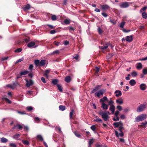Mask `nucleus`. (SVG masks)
Segmentation results:
<instances>
[{"label": "nucleus", "mask_w": 147, "mask_h": 147, "mask_svg": "<svg viewBox=\"0 0 147 147\" xmlns=\"http://www.w3.org/2000/svg\"><path fill=\"white\" fill-rule=\"evenodd\" d=\"M98 113L100 115L102 116V118L105 121H106L108 119L109 117L107 114V113H104V111L100 110L98 112Z\"/></svg>", "instance_id": "f257e3e1"}, {"label": "nucleus", "mask_w": 147, "mask_h": 147, "mask_svg": "<svg viewBox=\"0 0 147 147\" xmlns=\"http://www.w3.org/2000/svg\"><path fill=\"white\" fill-rule=\"evenodd\" d=\"M146 115L144 114L140 115L135 118L136 121V122L142 121L146 119Z\"/></svg>", "instance_id": "f03ea898"}, {"label": "nucleus", "mask_w": 147, "mask_h": 147, "mask_svg": "<svg viewBox=\"0 0 147 147\" xmlns=\"http://www.w3.org/2000/svg\"><path fill=\"white\" fill-rule=\"evenodd\" d=\"M146 103H144L143 104H141L137 108L136 111L138 112H142L145 110L146 108Z\"/></svg>", "instance_id": "7ed1b4c3"}, {"label": "nucleus", "mask_w": 147, "mask_h": 147, "mask_svg": "<svg viewBox=\"0 0 147 147\" xmlns=\"http://www.w3.org/2000/svg\"><path fill=\"white\" fill-rule=\"evenodd\" d=\"M119 6L121 8H124L129 7V3L128 2H124L119 3Z\"/></svg>", "instance_id": "20e7f679"}, {"label": "nucleus", "mask_w": 147, "mask_h": 147, "mask_svg": "<svg viewBox=\"0 0 147 147\" xmlns=\"http://www.w3.org/2000/svg\"><path fill=\"white\" fill-rule=\"evenodd\" d=\"M105 91V90L102 89L100 90L98 92L95 93V95L96 96L100 98V95L103 96L104 93Z\"/></svg>", "instance_id": "39448f33"}, {"label": "nucleus", "mask_w": 147, "mask_h": 147, "mask_svg": "<svg viewBox=\"0 0 147 147\" xmlns=\"http://www.w3.org/2000/svg\"><path fill=\"white\" fill-rule=\"evenodd\" d=\"M100 6L101 9L103 11L108 10L110 8L109 6L107 5H100Z\"/></svg>", "instance_id": "423d86ee"}, {"label": "nucleus", "mask_w": 147, "mask_h": 147, "mask_svg": "<svg viewBox=\"0 0 147 147\" xmlns=\"http://www.w3.org/2000/svg\"><path fill=\"white\" fill-rule=\"evenodd\" d=\"M26 82L27 83L26 84V86L27 87H29L30 86L32 85L33 84V81L31 80L28 81L27 80H26Z\"/></svg>", "instance_id": "0eeeda50"}, {"label": "nucleus", "mask_w": 147, "mask_h": 147, "mask_svg": "<svg viewBox=\"0 0 147 147\" xmlns=\"http://www.w3.org/2000/svg\"><path fill=\"white\" fill-rule=\"evenodd\" d=\"M133 36L132 35H131L130 36H127L125 39L126 41L128 42H131L133 40Z\"/></svg>", "instance_id": "6e6552de"}, {"label": "nucleus", "mask_w": 147, "mask_h": 147, "mask_svg": "<svg viewBox=\"0 0 147 147\" xmlns=\"http://www.w3.org/2000/svg\"><path fill=\"white\" fill-rule=\"evenodd\" d=\"M113 125L115 128H117L121 125L123 126V124L121 122H115L113 124Z\"/></svg>", "instance_id": "1a4fd4ad"}, {"label": "nucleus", "mask_w": 147, "mask_h": 147, "mask_svg": "<svg viewBox=\"0 0 147 147\" xmlns=\"http://www.w3.org/2000/svg\"><path fill=\"white\" fill-rule=\"evenodd\" d=\"M146 88V85L144 84H142L140 85V89L142 90H145Z\"/></svg>", "instance_id": "9d476101"}, {"label": "nucleus", "mask_w": 147, "mask_h": 147, "mask_svg": "<svg viewBox=\"0 0 147 147\" xmlns=\"http://www.w3.org/2000/svg\"><path fill=\"white\" fill-rule=\"evenodd\" d=\"M115 93L116 94L115 96L117 97L121 96L122 95L121 92L119 90H116L115 92Z\"/></svg>", "instance_id": "9b49d317"}, {"label": "nucleus", "mask_w": 147, "mask_h": 147, "mask_svg": "<svg viewBox=\"0 0 147 147\" xmlns=\"http://www.w3.org/2000/svg\"><path fill=\"white\" fill-rule=\"evenodd\" d=\"M101 108L103 109L107 110L108 108V105L104 103H102Z\"/></svg>", "instance_id": "f8f14e48"}, {"label": "nucleus", "mask_w": 147, "mask_h": 147, "mask_svg": "<svg viewBox=\"0 0 147 147\" xmlns=\"http://www.w3.org/2000/svg\"><path fill=\"white\" fill-rule=\"evenodd\" d=\"M121 133H120L119 134L118 132L117 131H115V134L116 135V136L117 137H119V136L120 137H123L124 136V133L123 132H120Z\"/></svg>", "instance_id": "ddd939ff"}, {"label": "nucleus", "mask_w": 147, "mask_h": 147, "mask_svg": "<svg viewBox=\"0 0 147 147\" xmlns=\"http://www.w3.org/2000/svg\"><path fill=\"white\" fill-rule=\"evenodd\" d=\"M105 101L108 102L109 100L106 96H104L100 100V102L104 103Z\"/></svg>", "instance_id": "4468645a"}, {"label": "nucleus", "mask_w": 147, "mask_h": 147, "mask_svg": "<svg viewBox=\"0 0 147 147\" xmlns=\"http://www.w3.org/2000/svg\"><path fill=\"white\" fill-rule=\"evenodd\" d=\"M35 44V43L34 42L32 41L29 43L27 45V47L29 48H31L32 47H33Z\"/></svg>", "instance_id": "2eb2a0df"}, {"label": "nucleus", "mask_w": 147, "mask_h": 147, "mask_svg": "<svg viewBox=\"0 0 147 147\" xmlns=\"http://www.w3.org/2000/svg\"><path fill=\"white\" fill-rule=\"evenodd\" d=\"M65 80L66 82L67 83H69L71 80V77L70 76H66L65 78Z\"/></svg>", "instance_id": "dca6fc26"}, {"label": "nucleus", "mask_w": 147, "mask_h": 147, "mask_svg": "<svg viewBox=\"0 0 147 147\" xmlns=\"http://www.w3.org/2000/svg\"><path fill=\"white\" fill-rule=\"evenodd\" d=\"M116 102L119 105H122L123 103V100L121 98H120L116 100Z\"/></svg>", "instance_id": "f3484780"}, {"label": "nucleus", "mask_w": 147, "mask_h": 147, "mask_svg": "<svg viewBox=\"0 0 147 147\" xmlns=\"http://www.w3.org/2000/svg\"><path fill=\"white\" fill-rule=\"evenodd\" d=\"M129 84L131 86H134L136 84V82L135 80L132 79L129 81Z\"/></svg>", "instance_id": "a211bd4d"}, {"label": "nucleus", "mask_w": 147, "mask_h": 147, "mask_svg": "<svg viewBox=\"0 0 147 147\" xmlns=\"http://www.w3.org/2000/svg\"><path fill=\"white\" fill-rule=\"evenodd\" d=\"M16 127H17L18 129L20 130L22 129L23 128V127L19 124H17L14 125V127H13V129H15Z\"/></svg>", "instance_id": "6ab92c4d"}, {"label": "nucleus", "mask_w": 147, "mask_h": 147, "mask_svg": "<svg viewBox=\"0 0 147 147\" xmlns=\"http://www.w3.org/2000/svg\"><path fill=\"white\" fill-rule=\"evenodd\" d=\"M29 73V71H24L20 73V76H22L23 75H25Z\"/></svg>", "instance_id": "aec40b11"}, {"label": "nucleus", "mask_w": 147, "mask_h": 147, "mask_svg": "<svg viewBox=\"0 0 147 147\" xmlns=\"http://www.w3.org/2000/svg\"><path fill=\"white\" fill-rule=\"evenodd\" d=\"M2 100L5 101L7 102L9 104H11V102L7 98L4 97L2 98Z\"/></svg>", "instance_id": "412c9836"}, {"label": "nucleus", "mask_w": 147, "mask_h": 147, "mask_svg": "<svg viewBox=\"0 0 147 147\" xmlns=\"http://www.w3.org/2000/svg\"><path fill=\"white\" fill-rule=\"evenodd\" d=\"M137 65V66H136V68L137 69H141L142 67V64L141 63H138L136 65Z\"/></svg>", "instance_id": "4be33fe9"}, {"label": "nucleus", "mask_w": 147, "mask_h": 147, "mask_svg": "<svg viewBox=\"0 0 147 147\" xmlns=\"http://www.w3.org/2000/svg\"><path fill=\"white\" fill-rule=\"evenodd\" d=\"M8 140L4 138H1V141L2 143H5L7 142Z\"/></svg>", "instance_id": "5701e85b"}, {"label": "nucleus", "mask_w": 147, "mask_h": 147, "mask_svg": "<svg viewBox=\"0 0 147 147\" xmlns=\"http://www.w3.org/2000/svg\"><path fill=\"white\" fill-rule=\"evenodd\" d=\"M65 106L64 105H60L59 106V109L62 111H63L65 109Z\"/></svg>", "instance_id": "b1692460"}, {"label": "nucleus", "mask_w": 147, "mask_h": 147, "mask_svg": "<svg viewBox=\"0 0 147 147\" xmlns=\"http://www.w3.org/2000/svg\"><path fill=\"white\" fill-rule=\"evenodd\" d=\"M45 64L46 63L45 62V61L42 59V60L40 62V66H43L45 65Z\"/></svg>", "instance_id": "393cba45"}, {"label": "nucleus", "mask_w": 147, "mask_h": 147, "mask_svg": "<svg viewBox=\"0 0 147 147\" xmlns=\"http://www.w3.org/2000/svg\"><path fill=\"white\" fill-rule=\"evenodd\" d=\"M34 63L36 67H38L40 66V62L39 60H35L34 61Z\"/></svg>", "instance_id": "a878e982"}, {"label": "nucleus", "mask_w": 147, "mask_h": 147, "mask_svg": "<svg viewBox=\"0 0 147 147\" xmlns=\"http://www.w3.org/2000/svg\"><path fill=\"white\" fill-rule=\"evenodd\" d=\"M95 118H96L94 119V121L99 122H101L102 121V120L100 119H99L98 117L96 116L95 117Z\"/></svg>", "instance_id": "bb28decb"}, {"label": "nucleus", "mask_w": 147, "mask_h": 147, "mask_svg": "<svg viewBox=\"0 0 147 147\" xmlns=\"http://www.w3.org/2000/svg\"><path fill=\"white\" fill-rule=\"evenodd\" d=\"M74 112V110L73 109H72L71 110V111L70 113L69 114V116H70V119H72L73 118V113Z\"/></svg>", "instance_id": "cd10ccee"}, {"label": "nucleus", "mask_w": 147, "mask_h": 147, "mask_svg": "<svg viewBox=\"0 0 147 147\" xmlns=\"http://www.w3.org/2000/svg\"><path fill=\"white\" fill-rule=\"evenodd\" d=\"M50 71V70L49 69L45 71L44 73V75L47 78L48 77V74L49 73Z\"/></svg>", "instance_id": "c85d7f7f"}, {"label": "nucleus", "mask_w": 147, "mask_h": 147, "mask_svg": "<svg viewBox=\"0 0 147 147\" xmlns=\"http://www.w3.org/2000/svg\"><path fill=\"white\" fill-rule=\"evenodd\" d=\"M142 15L143 18L145 19L147 18V14L146 12H143L142 14Z\"/></svg>", "instance_id": "c756f323"}, {"label": "nucleus", "mask_w": 147, "mask_h": 147, "mask_svg": "<svg viewBox=\"0 0 147 147\" xmlns=\"http://www.w3.org/2000/svg\"><path fill=\"white\" fill-rule=\"evenodd\" d=\"M51 19L53 21H55L57 20V17L55 15L52 14Z\"/></svg>", "instance_id": "7c9ffc66"}, {"label": "nucleus", "mask_w": 147, "mask_h": 147, "mask_svg": "<svg viewBox=\"0 0 147 147\" xmlns=\"http://www.w3.org/2000/svg\"><path fill=\"white\" fill-rule=\"evenodd\" d=\"M142 73L144 75L147 74V67L144 68L143 69Z\"/></svg>", "instance_id": "2f4dec72"}, {"label": "nucleus", "mask_w": 147, "mask_h": 147, "mask_svg": "<svg viewBox=\"0 0 147 147\" xmlns=\"http://www.w3.org/2000/svg\"><path fill=\"white\" fill-rule=\"evenodd\" d=\"M98 33H99V34L100 35L102 34L103 32V31H102V30L101 29V28L99 27H98Z\"/></svg>", "instance_id": "473e14b6"}, {"label": "nucleus", "mask_w": 147, "mask_h": 147, "mask_svg": "<svg viewBox=\"0 0 147 147\" xmlns=\"http://www.w3.org/2000/svg\"><path fill=\"white\" fill-rule=\"evenodd\" d=\"M57 86L58 90L60 92H62L63 91V89L61 86L59 84H58Z\"/></svg>", "instance_id": "72a5a7b5"}, {"label": "nucleus", "mask_w": 147, "mask_h": 147, "mask_svg": "<svg viewBox=\"0 0 147 147\" xmlns=\"http://www.w3.org/2000/svg\"><path fill=\"white\" fill-rule=\"evenodd\" d=\"M52 82L53 84L55 85H56L57 86V85L58 84H57V82H58V81L57 79L53 80L52 81Z\"/></svg>", "instance_id": "f704fd0d"}, {"label": "nucleus", "mask_w": 147, "mask_h": 147, "mask_svg": "<svg viewBox=\"0 0 147 147\" xmlns=\"http://www.w3.org/2000/svg\"><path fill=\"white\" fill-rule=\"evenodd\" d=\"M64 22L66 24H68L70 23V21L68 19H65L64 21Z\"/></svg>", "instance_id": "c9c22d12"}, {"label": "nucleus", "mask_w": 147, "mask_h": 147, "mask_svg": "<svg viewBox=\"0 0 147 147\" xmlns=\"http://www.w3.org/2000/svg\"><path fill=\"white\" fill-rule=\"evenodd\" d=\"M22 51V49L21 48H18L14 51L16 53H19L21 52Z\"/></svg>", "instance_id": "e433bc0d"}, {"label": "nucleus", "mask_w": 147, "mask_h": 147, "mask_svg": "<svg viewBox=\"0 0 147 147\" xmlns=\"http://www.w3.org/2000/svg\"><path fill=\"white\" fill-rule=\"evenodd\" d=\"M79 56L78 54L75 55L72 57L73 59H75L78 61H79Z\"/></svg>", "instance_id": "4c0bfd02"}, {"label": "nucleus", "mask_w": 147, "mask_h": 147, "mask_svg": "<svg viewBox=\"0 0 147 147\" xmlns=\"http://www.w3.org/2000/svg\"><path fill=\"white\" fill-rule=\"evenodd\" d=\"M22 142L25 145H29L30 144L29 142L27 140H22Z\"/></svg>", "instance_id": "58836bf2"}, {"label": "nucleus", "mask_w": 147, "mask_h": 147, "mask_svg": "<svg viewBox=\"0 0 147 147\" xmlns=\"http://www.w3.org/2000/svg\"><path fill=\"white\" fill-rule=\"evenodd\" d=\"M75 135L78 137L80 138L81 136V135L77 131H75L74 132Z\"/></svg>", "instance_id": "ea45409f"}, {"label": "nucleus", "mask_w": 147, "mask_h": 147, "mask_svg": "<svg viewBox=\"0 0 147 147\" xmlns=\"http://www.w3.org/2000/svg\"><path fill=\"white\" fill-rule=\"evenodd\" d=\"M30 8V5L29 4H27L24 8V10H28Z\"/></svg>", "instance_id": "a19ab883"}, {"label": "nucleus", "mask_w": 147, "mask_h": 147, "mask_svg": "<svg viewBox=\"0 0 147 147\" xmlns=\"http://www.w3.org/2000/svg\"><path fill=\"white\" fill-rule=\"evenodd\" d=\"M109 109L111 111L115 110V106L114 105H111L110 106Z\"/></svg>", "instance_id": "79ce46f5"}, {"label": "nucleus", "mask_w": 147, "mask_h": 147, "mask_svg": "<svg viewBox=\"0 0 147 147\" xmlns=\"http://www.w3.org/2000/svg\"><path fill=\"white\" fill-rule=\"evenodd\" d=\"M37 138L39 140L42 141L43 140V139L42 136L40 135H38L37 136Z\"/></svg>", "instance_id": "37998d69"}, {"label": "nucleus", "mask_w": 147, "mask_h": 147, "mask_svg": "<svg viewBox=\"0 0 147 147\" xmlns=\"http://www.w3.org/2000/svg\"><path fill=\"white\" fill-rule=\"evenodd\" d=\"M108 45L107 44H105L104 46H101L100 48L102 49H105L107 48Z\"/></svg>", "instance_id": "c03bdc74"}, {"label": "nucleus", "mask_w": 147, "mask_h": 147, "mask_svg": "<svg viewBox=\"0 0 147 147\" xmlns=\"http://www.w3.org/2000/svg\"><path fill=\"white\" fill-rule=\"evenodd\" d=\"M147 125V122L145 121L144 122H143L141 123V125H140L141 127H143L144 128H145V126Z\"/></svg>", "instance_id": "a18cd8bd"}, {"label": "nucleus", "mask_w": 147, "mask_h": 147, "mask_svg": "<svg viewBox=\"0 0 147 147\" xmlns=\"http://www.w3.org/2000/svg\"><path fill=\"white\" fill-rule=\"evenodd\" d=\"M90 128L94 131L96 130V127L95 125H94L90 127Z\"/></svg>", "instance_id": "49530a36"}, {"label": "nucleus", "mask_w": 147, "mask_h": 147, "mask_svg": "<svg viewBox=\"0 0 147 147\" xmlns=\"http://www.w3.org/2000/svg\"><path fill=\"white\" fill-rule=\"evenodd\" d=\"M125 23V22H121L120 25L119 26L121 28H123L124 27V26Z\"/></svg>", "instance_id": "de8ad7c7"}, {"label": "nucleus", "mask_w": 147, "mask_h": 147, "mask_svg": "<svg viewBox=\"0 0 147 147\" xmlns=\"http://www.w3.org/2000/svg\"><path fill=\"white\" fill-rule=\"evenodd\" d=\"M124 129V128L123 127V126L121 125L119 127V131L120 132H123L122 131Z\"/></svg>", "instance_id": "09e8293b"}, {"label": "nucleus", "mask_w": 147, "mask_h": 147, "mask_svg": "<svg viewBox=\"0 0 147 147\" xmlns=\"http://www.w3.org/2000/svg\"><path fill=\"white\" fill-rule=\"evenodd\" d=\"M26 109L29 111H30L33 110V108L32 107L30 106L27 107Z\"/></svg>", "instance_id": "8fccbe9b"}, {"label": "nucleus", "mask_w": 147, "mask_h": 147, "mask_svg": "<svg viewBox=\"0 0 147 147\" xmlns=\"http://www.w3.org/2000/svg\"><path fill=\"white\" fill-rule=\"evenodd\" d=\"M20 135L19 134H16L14 135L13 136V138L15 139H17L19 137Z\"/></svg>", "instance_id": "3c124183"}, {"label": "nucleus", "mask_w": 147, "mask_h": 147, "mask_svg": "<svg viewBox=\"0 0 147 147\" xmlns=\"http://www.w3.org/2000/svg\"><path fill=\"white\" fill-rule=\"evenodd\" d=\"M114 102L112 100H111V99L110 100L109 102L108 105H110V106L111 105H114Z\"/></svg>", "instance_id": "603ef678"}, {"label": "nucleus", "mask_w": 147, "mask_h": 147, "mask_svg": "<svg viewBox=\"0 0 147 147\" xmlns=\"http://www.w3.org/2000/svg\"><path fill=\"white\" fill-rule=\"evenodd\" d=\"M131 75L133 77H136L137 76V74L136 71H133L131 72Z\"/></svg>", "instance_id": "864d4df0"}, {"label": "nucleus", "mask_w": 147, "mask_h": 147, "mask_svg": "<svg viewBox=\"0 0 147 147\" xmlns=\"http://www.w3.org/2000/svg\"><path fill=\"white\" fill-rule=\"evenodd\" d=\"M94 141V140L93 139H90L89 142V146H91L93 143Z\"/></svg>", "instance_id": "5fc2aeb1"}, {"label": "nucleus", "mask_w": 147, "mask_h": 147, "mask_svg": "<svg viewBox=\"0 0 147 147\" xmlns=\"http://www.w3.org/2000/svg\"><path fill=\"white\" fill-rule=\"evenodd\" d=\"M102 86V85H98L96 86L95 87V88L97 90H98L99 89H100Z\"/></svg>", "instance_id": "6e6d98bb"}, {"label": "nucleus", "mask_w": 147, "mask_h": 147, "mask_svg": "<svg viewBox=\"0 0 147 147\" xmlns=\"http://www.w3.org/2000/svg\"><path fill=\"white\" fill-rule=\"evenodd\" d=\"M110 22L112 23L113 24H116V22L114 20H112L111 18H110Z\"/></svg>", "instance_id": "4d7b16f0"}, {"label": "nucleus", "mask_w": 147, "mask_h": 147, "mask_svg": "<svg viewBox=\"0 0 147 147\" xmlns=\"http://www.w3.org/2000/svg\"><path fill=\"white\" fill-rule=\"evenodd\" d=\"M100 69V67H96L94 69V70L97 72H98Z\"/></svg>", "instance_id": "13d9d810"}, {"label": "nucleus", "mask_w": 147, "mask_h": 147, "mask_svg": "<svg viewBox=\"0 0 147 147\" xmlns=\"http://www.w3.org/2000/svg\"><path fill=\"white\" fill-rule=\"evenodd\" d=\"M34 121H36V123H38L39 121H40V119L39 118L36 117H35L34 118Z\"/></svg>", "instance_id": "bf43d9fd"}, {"label": "nucleus", "mask_w": 147, "mask_h": 147, "mask_svg": "<svg viewBox=\"0 0 147 147\" xmlns=\"http://www.w3.org/2000/svg\"><path fill=\"white\" fill-rule=\"evenodd\" d=\"M23 60H24V58H22L16 61V62L15 63L17 64V63H18L22 61Z\"/></svg>", "instance_id": "052dcab7"}, {"label": "nucleus", "mask_w": 147, "mask_h": 147, "mask_svg": "<svg viewBox=\"0 0 147 147\" xmlns=\"http://www.w3.org/2000/svg\"><path fill=\"white\" fill-rule=\"evenodd\" d=\"M47 25L51 29H53L55 28V27L54 26L49 24H47Z\"/></svg>", "instance_id": "680f3d73"}, {"label": "nucleus", "mask_w": 147, "mask_h": 147, "mask_svg": "<svg viewBox=\"0 0 147 147\" xmlns=\"http://www.w3.org/2000/svg\"><path fill=\"white\" fill-rule=\"evenodd\" d=\"M6 86L7 87L11 88L12 89H13L14 88L13 86L10 84H7L6 85Z\"/></svg>", "instance_id": "e2e57ef3"}, {"label": "nucleus", "mask_w": 147, "mask_h": 147, "mask_svg": "<svg viewBox=\"0 0 147 147\" xmlns=\"http://www.w3.org/2000/svg\"><path fill=\"white\" fill-rule=\"evenodd\" d=\"M102 15L104 16L105 18L107 17L108 16L107 14L105 13L104 12H103L101 13Z\"/></svg>", "instance_id": "0e129e2a"}, {"label": "nucleus", "mask_w": 147, "mask_h": 147, "mask_svg": "<svg viewBox=\"0 0 147 147\" xmlns=\"http://www.w3.org/2000/svg\"><path fill=\"white\" fill-rule=\"evenodd\" d=\"M117 109L119 111H121L122 110V107L119 105H118L117 106Z\"/></svg>", "instance_id": "69168bd1"}, {"label": "nucleus", "mask_w": 147, "mask_h": 147, "mask_svg": "<svg viewBox=\"0 0 147 147\" xmlns=\"http://www.w3.org/2000/svg\"><path fill=\"white\" fill-rule=\"evenodd\" d=\"M123 32H125V33H127L130 32L131 31V30H127L125 29H123Z\"/></svg>", "instance_id": "338daca9"}, {"label": "nucleus", "mask_w": 147, "mask_h": 147, "mask_svg": "<svg viewBox=\"0 0 147 147\" xmlns=\"http://www.w3.org/2000/svg\"><path fill=\"white\" fill-rule=\"evenodd\" d=\"M9 146L11 147H16V145L15 144L12 143L10 144Z\"/></svg>", "instance_id": "774afa93"}]
</instances>
